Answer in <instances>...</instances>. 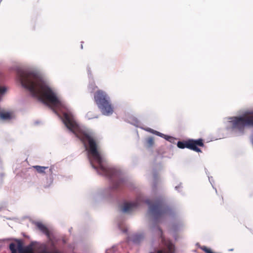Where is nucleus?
Segmentation results:
<instances>
[{
  "instance_id": "f257e3e1",
  "label": "nucleus",
  "mask_w": 253,
  "mask_h": 253,
  "mask_svg": "<svg viewBox=\"0 0 253 253\" xmlns=\"http://www.w3.org/2000/svg\"><path fill=\"white\" fill-rule=\"evenodd\" d=\"M17 78L22 85L29 90L32 95L39 99L49 102L54 108H59L61 102L56 94L38 74L30 71L19 70Z\"/></svg>"
},
{
  "instance_id": "f03ea898",
  "label": "nucleus",
  "mask_w": 253,
  "mask_h": 253,
  "mask_svg": "<svg viewBox=\"0 0 253 253\" xmlns=\"http://www.w3.org/2000/svg\"><path fill=\"white\" fill-rule=\"evenodd\" d=\"M62 120L66 126L81 140L85 147H86L87 142L88 152L98 164V166L96 167L92 162H90L92 167L96 169L100 174L112 177L113 174V170L103 166V160L98 151V145L95 138L89 133L83 131L74 120L71 114L64 113Z\"/></svg>"
},
{
  "instance_id": "7ed1b4c3",
  "label": "nucleus",
  "mask_w": 253,
  "mask_h": 253,
  "mask_svg": "<svg viewBox=\"0 0 253 253\" xmlns=\"http://www.w3.org/2000/svg\"><path fill=\"white\" fill-rule=\"evenodd\" d=\"M146 203L149 205V213L155 219H158L172 212V210L167 206L162 199H159L153 203L147 200Z\"/></svg>"
},
{
  "instance_id": "20e7f679",
  "label": "nucleus",
  "mask_w": 253,
  "mask_h": 253,
  "mask_svg": "<svg viewBox=\"0 0 253 253\" xmlns=\"http://www.w3.org/2000/svg\"><path fill=\"white\" fill-rule=\"evenodd\" d=\"M94 100L102 113L104 115H111L114 111L110 97L104 91L99 90L94 94Z\"/></svg>"
},
{
  "instance_id": "39448f33",
  "label": "nucleus",
  "mask_w": 253,
  "mask_h": 253,
  "mask_svg": "<svg viewBox=\"0 0 253 253\" xmlns=\"http://www.w3.org/2000/svg\"><path fill=\"white\" fill-rule=\"evenodd\" d=\"M232 123L233 128L243 133L245 127L253 126V112H247L241 116L235 117Z\"/></svg>"
},
{
  "instance_id": "423d86ee",
  "label": "nucleus",
  "mask_w": 253,
  "mask_h": 253,
  "mask_svg": "<svg viewBox=\"0 0 253 253\" xmlns=\"http://www.w3.org/2000/svg\"><path fill=\"white\" fill-rule=\"evenodd\" d=\"M177 145L181 149L187 148L197 152H201V150L198 147H203L204 144L203 140L200 138L197 140L189 139L187 141H178Z\"/></svg>"
},
{
  "instance_id": "0eeeda50",
  "label": "nucleus",
  "mask_w": 253,
  "mask_h": 253,
  "mask_svg": "<svg viewBox=\"0 0 253 253\" xmlns=\"http://www.w3.org/2000/svg\"><path fill=\"white\" fill-rule=\"evenodd\" d=\"M139 204H140L138 201L133 202L125 203L123 206L122 211L125 212L132 211L137 208Z\"/></svg>"
},
{
  "instance_id": "6e6552de",
  "label": "nucleus",
  "mask_w": 253,
  "mask_h": 253,
  "mask_svg": "<svg viewBox=\"0 0 253 253\" xmlns=\"http://www.w3.org/2000/svg\"><path fill=\"white\" fill-rule=\"evenodd\" d=\"M17 243V249L19 253H34L32 249L30 247H26L25 249L23 248V243L20 240H15Z\"/></svg>"
},
{
  "instance_id": "1a4fd4ad",
  "label": "nucleus",
  "mask_w": 253,
  "mask_h": 253,
  "mask_svg": "<svg viewBox=\"0 0 253 253\" xmlns=\"http://www.w3.org/2000/svg\"><path fill=\"white\" fill-rule=\"evenodd\" d=\"M36 225L38 229L40 230L43 233L47 236H49V232L47 228L44 224L40 222H38L36 224Z\"/></svg>"
},
{
  "instance_id": "9d476101",
  "label": "nucleus",
  "mask_w": 253,
  "mask_h": 253,
  "mask_svg": "<svg viewBox=\"0 0 253 253\" xmlns=\"http://www.w3.org/2000/svg\"><path fill=\"white\" fill-rule=\"evenodd\" d=\"M33 168L35 169L38 173L42 174L45 173V170L48 169V167H42L40 166H34Z\"/></svg>"
},
{
  "instance_id": "9b49d317",
  "label": "nucleus",
  "mask_w": 253,
  "mask_h": 253,
  "mask_svg": "<svg viewBox=\"0 0 253 253\" xmlns=\"http://www.w3.org/2000/svg\"><path fill=\"white\" fill-rule=\"evenodd\" d=\"M0 118L2 120H8L11 118V114L9 112L0 111Z\"/></svg>"
},
{
  "instance_id": "f8f14e48",
  "label": "nucleus",
  "mask_w": 253,
  "mask_h": 253,
  "mask_svg": "<svg viewBox=\"0 0 253 253\" xmlns=\"http://www.w3.org/2000/svg\"><path fill=\"white\" fill-rule=\"evenodd\" d=\"M9 249L11 251V253H17L16 245L14 243H12L10 244Z\"/></svg>"
},
{
  "instance_id": "ddd939ff",
  "label": "nucleus",
  "mask_w": 253,
  "mask_h": 253,
  "mask_svg": "<svg viewBox=\"0 0 253 253\" xmlns=\"http://www.w3.org/2000/svg\"><path fill=\"white\" fill-rule=\"evenodd\" d=\"M122 183H123V181L122 180H120L116 182V183H114L113 188L115 189H117L119 187L120 185Z\"/></svg>"
},
{
  "instance_id": "4468645a",
  "label": "nucleus",
  "mask_w": 253,
  "mask_h": 253,
  "mask_svg": "<svg viewBox=\"0 0 253 253\" xmlns=\"http://www.w3.org/2000/svg\"><path fill=\"white\" fill-rule=\"evenodd\" d=\"M157 231L158 236L159 237L161 238L162 239V240H163V232H162V230L159 227H157Z\"/></svg>"
},
{
  "instance_id": "2eb2a0df",
  "label": "nucleus",
  "mask_w": 253,
  "mask_h": 253,
  "mask_svg": "<svg viewBox=\"0 0 253 253\" xmlns=\"http://www.w3.org/2000/svg\"><path fill=\"white\" fill-rule=\"evenodd\" d=\"M147 142L149 147L152 146L154 144L153 139L152 137L149 138L147 140Z\"/></svg>"
},
{
  "instance_id": "dca6fc26",
  "label": "nucleus",
  "mask_w": 253,
  "mask_h": 253,
  "mask_svg": "<svg viewBox=\"0 0 253 253\" xmlns=\"http://www.w3.org/2000/svg\"><path fill=\"white\" fill-rule=\"evenodd\" d=\"M49 170L51 172H52L51 169H49Z\"/></svg>"
}]
</instances>
